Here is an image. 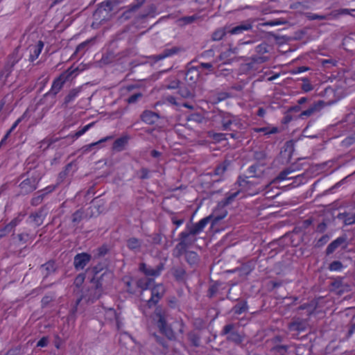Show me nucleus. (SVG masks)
<instances>
[{
	"label": "nucleus",
	"mask_w": 355,
	"mask_h": 355,
	"mask_svg": "<svg viewBox=\"0 0 355 355\" xmlns=\"http://www.w3.org/2000/svg\"><path fill=\"white\" fill-rule=\"evenodd\" d=\"M226 31L224 28H218L212 34V40L215 41H219L222 40L226 35Z\"/></svg>",
	"instance_id": "obj_46"
},
{
	"label": "nucleus",
	"mask_w": 355,
	"mask_h": 355,
	"mask_svg": "<svg viewBox=\"0 0 355 355\" xmlns=\"http://www.w3.org/2000/svg\"><path fill=\"white\" fill-rule=\"evenodd\" d=\"M146 0H136V3L133 5H131L130 8L123 13V15L125 16L126 18L129 17V14L132 12L136 11L144 2Z\"/></svg>",
	"instance_id": "obj_41"
},
{
	"label": "nucleus",
	"mask_w": 355,
	"mask_h": 355,
	"mask_svg": "<svg viewBox=\"0 0 355 355\" xmlns=\"http://www.w3.org/2000/svg\"><path fill=\"white\" fill-rule=\"evenodd\" d=\"M55 269L54 261H49L41 266L40 272L44 277H46L51 273L54 272Z\"/></svg>",
	"instance_id": "obj_27"
},
{
	"label": "nucleus",
	"mask_w": 355,
	"mask_h": 355,
	"mask_svg": "<svg viewBox=\"0 0 355 355\" xmlns=\"http://www.w3.org/2000/svg\"><path fill=\"white\" fill-rule=\"evenodd\" d=\"M233 123V120L230 116H223L221 120V130H230L231 125Z\"/></svg>",
	"instance_id": "obj_40"
},
{
	"label": "nucleus",
	"mask_w": 355,
	"mask_h": 355,
	"mask_svg": "<svg viewBox=\"0 0 355 355\" xmlns=\"http://www.w3.org/2000/svg\"><path fill=\"white\" fill-rule=\"evenodd\" d=\"M338 218L343 220L345 225H350L355 223V214L344 212L340 213Z\"/></svg>",
	"instance_id": "obj_28"
},
{
	"label": "nucleus",
	"mask_w": 355,
	"mask_h": 355,
	"mask_svg": "<svg viewBox=\"0 0 355 355\" xmlns=\"http://www.w3.org/2000/svg\"><path fill=\"white\" fill-rule=\"evenodd\" d=\"M91 258L90 254L87 253H81L77 254L74 257V266L76 269H83L89 261Z\"/></svg>",
	"instance_id": "obj_20"
},
{
	"label": "nucleus",
	"mask_w": 355,
	"mask_h": 355,
	"mask_svg": "<svg viewBox=\"0 0 355 355\" xmlns=\"http://www.w3.org/2000/svg\"><path fill=\"white\" fill-rule=\"evenodd\" d=\"M153 337L155 338V341L163 346L164 348H168L169 345L164 342V338L157 335L156 334H153Z\"/></svg>",
	"instance_id": "obj_56"
},
{
	"label": "nucleus",
	"mask_w": 355,
	"mask_h": 355,
	"mask_svg": "<svg viewBox=\"0 0 355 355\" xmlns=\"http://www.w3.org/2000/svg\"><path fill=\"white\" fill-rule=\"evenodd\" d=\"M19 47H17L14 52L9 56L8 63L5 65L3 69L0 72V82L4 85L7 78L10 75L13 70L15 64L20 60V56L18 55Z\"/></svg>",
	"instance_id": "obj_5"
},
{
	"label": "nucleus",
	"mask_w": 355,
	"mask_h": 355,
	"mask_svg": "<svg viewBox=\"0 0 355 355\" xmlns=\"http://www.w3.org/2000/svg\"><path fill=\"white\" fill-rule=\"evenodd\" d=\"M48 341L49 340L46 337H43L37 342V346L42 347H46L48 344Z\"/></svg>",
	"instance_id": "obj_61"
},
{
	"label": "nucleus",
	"mask_w": 355,
	"mask_h": 355,
	"mask_svg": "<svg viewBox=\"0 0 355 355\" xmlns=\"http://www.w3.org/2000/svg\"><path fill=\"white\" fill-rule=\"evenodd\" d=\"M225 64H223V62L218 65L216 69H215L214 74L217 77H227L230 75H231L232 72V69H229V68L224 67V65Z\"/></svg>",
	"instance_id": "obj_32"
},
{
	"label": "nucleus",
	"mask_w": 355,
	"mask_h": 355,
	"mask_svg": "<svg viewBox=\"0 0 355 355\" xmlns=\"http://www.w3.org/2000/svg\"><path fill=\"white\" fill-rule=\"evenodd\" d=\"M314 307L310 303H304L297 307V310H306L307 315L310 316L313 312Z\"/></svg>",
	"instance_id": "obj_48"
},
{
	"label": "nucleus",
	"mask_w": 355,
	"mask_h": 355,
	"mask_svg": "<svg viewBox=\"0 0 355 355\" xmlns=\"http://www.w3.org/2000/svg\"><path fill=\"white\" fill-rule=\"evenodd\" d=\"M208 134H209V137H211L214 141H218V142L227 139V134L217 133V132H209Z\"/></svg>",
	"instance_id": "obj_45"
},
{
	"label": "nucleus",
	"mask_w": 355,
	"mask_h": 355,
	"mask_svg": "<svg viewBox=\"0 0 355 355\" xmlns=\"http://www.w3.org/2000/svg\"><path fill=\"white\" fill-rule=\"evenodd\" d=\"M185 256L186 261H187V263L190 265L196 264L199 261V256L196 252L188 251Z\"/></svg>",
	"instance_id": "obj_34"
},
{
	"label": "nucleus",
	"mask_w": 355,
	"mask_h": 355,
	"mask_svg": "<svg viewBox=\"0 0 355 355\" xmlns=\"http://www.w3.org/2000/svg\"><path fill=\"white\" fill-rule=\"evenodd\" d=\"M252 28V24L250 21H245L241 24L237 25L227 31L231 35H241L245 31H248Z\"/></svg>",
	"instance_id": "obj_22"
},
{
	"label": "nucleus",
	"mask_w": 355,
	"mask_h": 355,
	"mask_svg": "<svg viewBox=\"0 0 355 355\" xmlns=\"http://www.w3.org/2000/svg\"><path fill=\"white\" fill-rule=\"evenodd\" d=\"M314 6V0H296L290 5V8L300 12L311 9Z\"/></svg>",
	"instance_id": "obj_14"
},
{
	"label": "nucleus",
	"mask_w": 355,
	"mask_h": 355,
	"mask_svg": "<svg viewBox=\"0 0 355 355\" xmlns=\"http://www.w3.org/2000/svg\"><path fill=\"white\" fill-rule=\"evenodd\" d=\"M324 101H321V100L318 101L317 102H315L309 107V109L304 110L300 113V118L304 119L306 117L311 116V115H313V113H315V112L320 111L322 109V107L324 106Z\"/></svg>",
	"instance_id": "obj_19"
},
{
	"label": "nucleus",
	"mask_w": 355,
	"mask_h": 355,
	"mask_svg": "<svg viewBox=\"0 0 355 355\" xmlns=\"http://www.w3.org/2000/svg\"><path fill=\"white\" fill-rule=\"evenodd\" d=\"M165 292L164 287L162 284L155 286L151 288V297L146 302L148 308L156 305L159 300L163 297Z\"/></svg>",
	"instance_id": "obj_10"
},
{
	"label": "nucleus",
	"mask_w": 355,
	"mask_h": 355,
	"mask_svg": "<svg viewBox=\"0 0 355 355\" xmlns=\"http://www.w3.org/2000/svg\"><path fill=\"white\" fill-rule=\"evenodd\" d=\"M343 286L342 279H336L331 283V286L334 289H339Z\"/></svg>",
	"instance_id": "obj_60"
},
{
	"label": "nucleus",
	"mask_w": 355,
	"mask_h": 355,
	"mask_svg": "<svg viewBox=\"0 0 355 355\" xmlns=\"http://www.w3.org/2000/svg\"><path fill=\"white\" fill-rule=\"evenodd\" d=\"M260 168H261V166L259 164H255L251 165L248 168V172L249 174H250V178H254V177L259 178L258 175L263 171L262 170L260 169Z\"/></svg>",
	"instance_id": "obj_37"
},
{
	"label": "nucleus",
	"mask_w": 355,
	"mask_h": 355,
	"mask_svg": "<svg viewBox=\"0 0 355 355\" xmlns=\"http://www.w3.org/2000/svg\"><path fill=\"white\" fill-rule=\"evenodd\" d=\"M295 172V170L292 167L287 168L283 171H282L278 175L276 179L278 181H285L287 179H291L292 178L288 177V175Z\"/></svg>",
	"instance_id": "obj_36"
},
{
	"label": "nucleus",
	"mask_w": 355,
	"mask_h": 355,
	"mask_svg": "<svg viewBox=\"0 0 355 355\" xmlns=\"http://www.w3.org/2000/svg\"><path fill=\"white\" fill-rule=\"evenodd\" d=\"M45 216L44 210L42 208L38 211L31 214L28 217V221L34 227H37L43 223Z\"/></svg>",
	"instance_id": "obj_16"
},
{
	"label": "nucleus",
	"mask_w": 355,
	"mask_h": 355,
	"mask_svg": "<svg viewBox=\"0 0 355 355\" xmlns=\"http://www.w3.org/2000/svg\"><path fill=\"white\" fill-rule=\"evenodd\" d=\"M81 91V87L73 88L71 89L68 94L64 97L62 106L67 107L69 104L72 103L75 98L78 96Z\"/></svg>",
	"instance_id": "obj_25"
},
{
	"label": "nucleus",
	"mask_w": 355,
	"mask_h": 355,
	"mask_svg": "<svg viewBox=\"0 0 355 355\" xmlns=\"http://www.w3.org/2000/svg\"><path fill=\"white\" fill-rule=\"evenodd\" d=\"M248 309V302L245 300H243L239 303H237L234 306V312L237 315H241L242 313L247 311Z\"/></svg>",
	"instance_id": "obj_33"
},
{
	"label": "nucleus",
	"mask_w": 355,
	"mask_h": 355,
	"mask_svg": "<svg viewBox=\"0 0 355 355\" xmlns=\"http://www.w3.org/2000/svg\"><path fill=\"white\" fill-rule=\"evenodd\" d=\"M234 327V324H225L222 329V335H228L227 337L228 340L240 344L243 341V336L237 331H232Z\"/></svg>",
	"instance_id": "obj_12"
},
{
	"label": "nucleus",
	"mask_w": 355,
	"mask_h": 355,
	"mask_svg": "<svg viewBox=\"0 0 355 355\" xmlns=\"http://www.w3.org/2000/svg\"><path fill=\"white\" fill-rule=\"evenodd\" d=\"M329 241V236L328 234H324L321 238L318 239V244H326Z\"/></svg>",
	"instance_id": "obj_62"
},
{
	"label": "nucleus",
	"mask_w": 355,
	"mask_h": 355,
	"mask_svg": "<svg viewBox=\"0 0 355 355\" xmlns=\"http://www.w3.org/2000/svg\"><path fill=\"white\" fill-rule=\"evenodd\" d=\"M306 17L309 20H326L331 18V15L329 14L327 15H320V14H313V12H306Z\"/></svg>",
	"instance_id": "obj_39"
},
{
	"label": "nucleus",
	"mask_w": 355,
	"mask_h": 355,
	"mask_svg": "<svg viewBox=\"0 0 355 355\" xmlns=\"http://www.w3.org/2000/svg\"><path fill=\"white\" fill-rule=\"evenodd\" d=\"M17 237L19 239V241L23 243H31L33 242L32 236H30L28 234H17Z\"/></svg>",
	"instance_id": "obj_51"
},
{
	"label": "nucleus",
	"mask_w": 355,
	"mask_h": 355,
	"mask_svg": "<svg viewBox=\"0 0 355 355\" xmlns=\"http://www.w3.org/2000/svg\"><path fill=\"white\" fill-rule=\"evenodd\" d=\"M302 89L303 91L309 92L313 90V85L310 83H303Z\"/></svg>",
	"instance_id": "obj_63"
},
{
	"label": "nucleus",
	"mask_w": 355,
	"mask_h": 355,
	"mask_svg": "<svg viewBox=\"0 0 355 355\" xmlns=\"http://www.w3.org/2000/svg\"><path fill=\"white\" fill-rule=\"evenodd\" d=\"M353 10V9L349 10L348 8H340L338 10H335L331 12L330 17L336 18L339 16V15H350V12Z\"/></svg>",
	"instance_id": "obj_44"
},
{
	"label": "nucleus",
	"mask_w": 355,
	"mask_h": 355,
	"mask_svg": "<svg viewBox=\"0 0 355 355\" xmlns=\"http://www.w3.org/2000/svg\"><path fill=\"white\" fill-rule=\"evenodd\" d=\"M159 115L156 112L146 110L141 115V119L147 124L152 125L156 123Z\"/></svg>",
	"instance_id": "obj_23"
},
{
	"label": "nucleus",
	"mask_w": 355,
	"mask_h": 355,
	"mask_svg": "<svg viewBox=\"0 0 355 355\" xmlns=\"http://www.w3.org/2000/svg\"><path fill=\"white\" fill-rule=\"evenodd\" d=\"M84 218V212L79 209L72 215L71 220L74 225H78Z\"/></svg>",
	"instance_id": "obj_42"
},
{
	"label": "nucleus",
	"mask_w": 355,
	"mask_h": 355,
	"mask_svg": "<svg viewBox=\"0 0 355 355\" xmlns=\"http://www.w3.org/2000/svg\"><path fill=\"white\" fill-rule=\"evenodd\" d=\"M200 17L197 14H194L192 16L184 17L179 19V21L183 22L184 24H191L196 20L198 19Z\"/></svg>",
	"instance_id": "obj_47"
},
{
	"label": "nucleus",
	"mask_w": 355,
	"mask_h": 355,
	"mask_svg": "<svg viewBox=\"0 0 355 355\" xmlns=\"http://www.w3.org/2000/svg\"><path fill=\"white\" fill-rule=\"evenodd\" d=\"M140 173H141V176H140L141 179H143V180L148 179L150 178V175H149L150 171L148 168H142L140 170Z\"/></svg>",
	"instance_id": "obj_59"
},
{
	"label": "nucleus",
	"mask_w": 355,
	"mask_h": 355,
	"mask_svg": "<svg viewBox=\"0 0 355 355\" xmlns=\"http://www.w3.org/2000/svg\"><path fill=\"white\" fill-rule=\"evenodd\" d=\"M130 51H125L124 52H121V53L116 54L113 51H108L105 54H104L102 57V62L104 64H110L115 61H118L121 59L123 57L128 55Z\"/></svg>",
	"instance_id": "obj_15"
},
{
	"label": "nucleus",
	"mask_w": 355,
	"mask_h": 355,
	"mask_svg": "<svg viewBox=\"0 0 355 355\" xmlns=\"http://www.w3.org/2000/svg\"><path fill=\"white\" fill-rule=\"evenodd\" d=\"M239 53V49L230 46L229 47L222 50L218 60L223 64H231L236 60Z\"/></svg>",
	"instance_id": "obj_7"
},
{
	"label": "nucleus",
	"mask_w": 355,
	"mask_h": 355,
	"mask_svg": "<svg viewBox=\"0 0 355 355\" xmlns=\"http://www.w3.org/2000/svg\"><path fill=\"white\" fill-rule=\"evenodd\" d=\"M29 164L30 162H28L27 166ZM38 168V166H26L27 171L19 176V194L27 195L37 189V185L42 177V173Z\"/></svg>",
	"instance_id": "obj_3"
},
{
	"label": "nucleus",
	"mask_w": 355,
	"mask_h": 355,
	"mask_svg": "<svg viewBox=\"0 0 355 355\" xmlns=\"http://www.w3.org/2000/svg\"><path fill=\"white\" fill-rule=\"evenodd\" d=\"M163 263H160L155 268H152L150 266H148L145 263H141L139 268L144 272L146 276L156 277L160 274L161 271L163 270Z\"/></svg>",
	"instance_id": "obj_18"
},
{
	"label": "nucleus",
	"mask_w": 355,
	"mask_h": 355,
	"mask_svg": "<svg viewBox=\"0 0 355 355\" xmlns=\"http://www.w3.org/2000/svg\"><path fill=\"white\" fill-rule=\"evenodd\" d=\"M43 47L44 42L42 41H39L37 44L29 46V51L31 53L29 60L31 62H33L38 58Z\"/></svg>",
	"instance_id": "obj_24"
},
{
	"label": "nucleus",
	"mask_w": 355,
	"mask_h": 355,
	"mask_svg": "<svg viewBox=\"0 0 355 355\" xmlns=\"http://www.w3.org/2000/svg\"><path fill=\"white\" fill-rule=\"evenodd\" d=\"M182 73L184 76L185 82L189 86H193L196 84L200 76L199 67L193 66L188 67L186 72Z\"/></svg>",
	"instance_id": "obj_11"
},
{
	"label": "nucleus",
	"mask_w": 355,
	"mask_h": 355,
	"mask_svg": "<svg viewBox=\"0 0 355 355\" xmlns=\"http://www.w3.org/2000/svg\"><path fill=\"white\" fill-rule=\"evenodd\" d=\"M142 97V94L140 92L131 95L127 99V102L129 104L135 103L139 98Z\"/></svg>",
	"instance_id": "obj_54"
},
{
	"label": "nucleus",
	"mask_w": 355,
	"mask_h": 355,
	"mask_svg": "<svg viewBox=\"0 0 355 355\" xmlns=\"http://www.w3.org/2000/svg\"><path fill=\"white\" fill-rule=\"evenodd\" d=\"M76 170V165L73 162L69 163L59 174L58 177V184L69 183L71 178Z\"/></svg>",
	"instance_id": "obj_9"
},
{
	"label": "nucleus",
	"mask_w": 355,
	"mask_h": 355,
	"mask_svg": "<svg viewBox=\"0 0 355 355\" xmlns=\"http://www.w3.org/2000/svg\"><path fill=\"white\" fill-rule=\"evenodd\" d=\"M94 124V122H92L85 126H84L81 130L76 132L73 135L71 136L72 138L77 139L79 137L82 136L85 134L91 127H92Z\"/></svg>",
	"instance_id": "obj_49"
},
{
	"label": "nucleus",
	"mask_w": 355,
	"mask_h": 355,
	"mask_svg": "<svg viewBox=\"0 0 355 355\" xmlns=\"http://www.w3.org/2000/svg\"><path fill=\"white\" fill-rule=\"evenodd\" d=\"M21 221V218L19 216L12 219L3 229L0 230V234L3 237L6 236L8 233L11 232L14 227H16Z\"/></svg>",
	"instance_id": "obj_26"
},
{
	"label": "nucleus",
	"mask_w": 355,
	"mask_h": 355,
	"mask_svg": "<svg viewBox=\"0 0 355 355\" xmlns=\"http://www.w3.org/2000/svg\"><path fill=\"white\" fill-rule=\"evenodd\" d=\"M227 214V210H223L220 214L214 211L212 214L205 216L196 223L186 225V229L180 234L179 244H189V242L195 240L197 234L205 230L207 225L210 224L211 227H213L219 221L223 220Z\"/></svg>",
	"instance_id": "obj_1"
},
{
	"label": "nucleus",
	"mask_w": 355,
	"mask_h": 355,
	"mask_svg": "<svg viewBox=\"0 0 355 355\" xmlns=\"http://www.w3.org/2000/svg\"><path fill=\"white\" fill-rule=\"evenodd\" d=\"M110 249L107 248L106 245H101L97 249V254H94V257H101L105 256L108 252Z\"/></svg>",
	"instance_id": "obj_52"
},
{
	"label": "nucleus",
	"mask_w": 355,
	"mask_h": 355,
	"mask_svg": "<svg viewBox=\"0 0 355 355\" xmlns=\"http://www.w3.org/2000/svg\"><path fill=\"white\" fill-rule=\"evenodd\" d=\"M122 0H106L99 5L98 9H103L105 11H112L114 6L121 3Z\"/></svg>",
	"instance_id": "obj_30"
},
{
	"label": "nucleus",
	"mask_w": 355,
	"mask_h": 355,
	"mask_svg": "<svg viewBox=\"0 0 355 355\" xmlns=\"http://www.w3.org/2000/svg\"><path fill=\"white\" fill-rule=\"evenodd\" d=\"M178 51V48L174 46L171 49H166L163 51L162 53L155 55L153 56V59L155 61H159L160 60H162L168 56L172 55L173 54H175Z\"/></svg>",
	"instance_id": "obj_31"
},
{
	"label": "nucleus",
	"mask_w": 355,
	"mask_h": 355,
	"mask_svg": "<svg viewBox=\"0 0 355 355\" xmlns=\"http://www.w3.org/2000/svg\"><path fill=\"white\" fill-rule=\"evenodd\" d=\"M234 186L238 187L243 199L257 195L269 187L267 184H263L260 178H251L242 175L239 176Z\"/></svg>",
	"instance_id": "obj_2"
},
{
	"label": "nucleus",
	"mask_w": 355,
	"mask_h": 355,
	"mask_svg": "<svg viewBox=\"0 0 355 355\" xmlns=\"http://www.w3.org/2000/svg\"><path fill=\"white\" fill-rule=\"evenodd\" d=\"M107 275L111 276V274L104 272L103 273L100 277L97 278V280L94 282L95 284V289L94 294H91V296L92 297V299L97 300L100 297L102 293V286H103V281L104 279V277Z\"/></svg>",
	"instance_id": "obj_21"
},
{
	"label": "nucleus",
	"mask_w": 355,
	"mask_h": 355,
	"mask_svg": "<svg viewBox=\"0 0 355 355\" xmlns=\"http://www.w3.org/2000/svg\"><path fill=\"white\" fill-rule=\"evenodd\" d=\"M218 292V287L216 285H211L209 287L207 291V297L209 298L213 297Z\"/></svg>",
	"instance_id": "obj_57"
},
{
	"label": "nucleus",
	"mask_w": 355,
	"mask_h": 355,
	"mask_svg": "<svg viewBox=\"0 0 355 355\" xmlns=\"http://www.w3.org/2000/svg\"><path fill=\"white\" fill-rule=\"evenodd\" d=\"M153 279L146 277L144 279H141L138 281V286L140 287L143 290H147L151 288L152 284H153Z\"/></svg>",
	"instance_id": "obj_35"
},
{
	"label": "nucleus",
	"mask_w": 355,
	"mask_h": 355,
	"mask_svg": "<svg viewBox=\"0 0 355 355\" xmlns=\"http://www.w3.org/2000/svg\"><path fill=\"white\" fill-rule=\"evenodd\" d=\"M227 165L225 162L218 165L214 169V174L217 175H223L227 170Z\"/></svg>",
	"instance_id": "obj_50"
},
{
	"label": "nucleus",
	"mask_w": 355,
	"mask_h": 355,
	"mask_svg": "<svg viewBox=\"0 0 355 355\" xmlns=\"http://www.w3.org/2000/svg\"><path fill=\"white\" fill-rule=\"evenodd\" d=\"M308 322L306 320L300 318L294 319L289 323L288 330L291 332H295L297 334L306 331Z\"/></svg>",
	"instance_id": "obj_13"
},
{
	"label": "nucleus",
	"mask_w": 355,
	"mask_h": 355,
	"mask_svg": "<svg viewBox=\"0 0 355 355\" xmlns=\"http://www.w3.org/2000/svg\"><path fill=\"white\" fill-rule=\"evenodd\" d=\"M55 186H49L43 190H40L36 193L35 196L31 199V205L33 206H37L43 201L44 196L55 190Z\"/></svg>",
	"instance_id": "obj_17"
},
{
	"label": "nucleus",
	"mask_w": 355,
	"mask_h": 355,
	"mask_svg": "<svg viewBox=\"0 0 355 355\" xmlns=\"http://www.w3.org/2000/svg\"><path fill=\"white\" fill-rule=\"evenodd\" d=\"M252 132L263 133V135H269L278 133V128L277 127H263V128H252Z\"/></svg>",
	"instance_id": "obj_29"
},
{
	"label": "nucleus",
	"mask_w": 355,
	"mask_h": 355,
	"mask_svg": "<svg viewBox=\"0 0 355 355\" xmlns=\"http://www.w3.org/2000/svg\"><path fill=\"white\" fill-rule=\"evenodd\" d=\"M77 74V68L73 69L69 68L61 73L60 76L53 81L49 94H53L54 96L56 95L62 89L65 82L67 81L71 77H75Z\"/></svg>",
	"instance_id": "obj_4"
},
{
	"label": "nucleus",
	"mask_w": 355,
	"mask_h": 355,
	"mask_svg": "<svg viewBox=\"0 0 355 355\" xmlns=\"http://www.w3.org/2000/svg\"><path fill=\"white\" fill-rule=\"evenodd\" d=\"M85 275L84 274H79L74 280V284L76 287H80L82 286L85 281Z\"/></svg>",
	"instance_id": "obj_58"
},
{
	"label": "nucleus",
	"mask_w": 355,
	"mask_h": 355,
	"mask_svg": "<svg viewBox=\"0 0 355 355\" xmlns=\"http://www.w3.org/2000/svg\"><path fill=\"white\" fill-rule=\"evenodd\" d=\"M234 187L225 193L223 200L219 202V206L227 207L238 202L240 199H243L238 187Z\"/></svg>",
	"instance_id": "obj_6"
},
{
	"label": "nucleus",
	"mask_w": 355,
	"mask_h": 355,
	"mask_svg": "<svg viewBox=\"0 0 355 355\" xmlns=\"http://www.w3.org/2000/svg\"><path fill=\"white\" fill-rule=\"evenodd\" d=\"M127 143V139L125 137H121L114 141L113 143L112 148L116 151H121L123 149L124 146Z\"/></svg>",
	"instance_id": "obj_38"
},
{
	"label": "nucleus",
	"mask_w": 355,
	"mask_h": 355,
	"mask_svg": "<svg viewBox=\"0 0 355 355\" xmlns=\"http://www.w3.org/2000/svg\"><path fill=\"white\" fill-rule=\"evenodd\" d=\"M113 139V137H112V136H107V137H104V138L101 139V140H99L98 141H97V142H94V143H92V144H90V145H89V146H85L84 148H86V149H85V150H89L92 147L98 145V144H101V143H102V142L107 141L110 140V139Z\"/></svg>",
	"instance_id": "obj_55"
},
{
	"label": "nucleus",
	"mask_w": 355,
	"mask_h": 355,
	"mask_svg": "<svg viewBox=\"0 0 355 355\" xmlns=\"http://www.w3.org/2000/svg\"><path fill=\"white\" fill-rule=\"evenodd\" d=\"M198 67H199V69L201 67V68H204V69H206L207 70H208V72L209 73H214V71H215V69L214 67H213L212 64L209 63V62H201L198 66Z\"/></svg>",
	"instance_id": "obj_53"
},
{
	"label": "nucleus",
	"mask_w": 355,
	"mask_h": 355,
	"mask_svg": "<svg viewBox=\"0 0 355 355\" xmlns=\"http://www.w3.org/2000/svg\"><path fill=\"white\" fill-rule=\"evenodd\" d=\"M328 268L330 271H341L344 266L340 261H334L329 264Z\"/></svg>",
	"instance_id": "obj_43"
},
{
	"label": "nucleus",
	"mask_w": 355,
	"mask_h": 355,
	"mask_svg": "<svg viewBox=\"0 0 355 355\" xmlns=\"http://www.w3.org/2000/svg\"><path fill=\"white\" fill-rule=\"evenodd\" d=\"M155 314L158 317L157 327L161 332L165 334L169 340H175V334L171 328L166 324L164 318L161 315V309H156Z\"/></svg>",
	"instance_id": "obj_8"
},
{
	"label": "nucleus",
	"mask_w": 355,
	"mask_h": 355,
	"mask_svg": "<svg viewBox=\"0 0 355 355\" xmlns=\"http://www.w3.org/2000/svg\"><path fill=\"white\" fill-rule=\"evenodd\" d=\"M322 65L325 66L327 64H331L334 66L336 64V61L331 59H324L321 61Z\"/></svg>",
	"instance_id": "obj_64"
}]
</instances>
